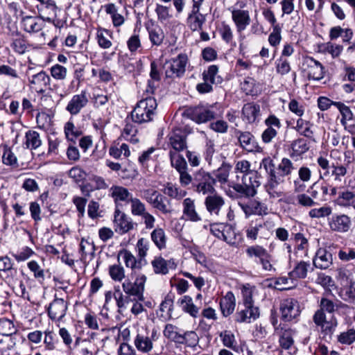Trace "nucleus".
Listing matches in <instances>:
<instances>
[{
  "mask_svg": "<svg viewBox=\"0 0 355 355\" xmlns=\"http://www.w3.org/2000/svg\"><path fill=\"white\" fill-rule=\"evenodd\" d=\"M242 294L245 309L237 313L236 320L239 322H250V319L256 320L259 318V309L253 305L252 292L249 284L243 286Z\"/></svg>",
  "mask_w": 355,
  "mask_h": 355,
  "instance_id": "obj_1",
  "label": "nucleus"
},
{
  "mask_svg": "<svg viewBox=\"0 0 355 355\" xmlns=\"http://www.w3.org/2000/svg\"><path fill=\"white\" fill-rule=\"evenodd\" d=\"M216 180L210 173L203 170H200L193 174V187L195 191L205 195L216 193L214 185Z\"/></svg>",
  "mask_w": 355,
  "mask_h": 355,
  "instance_id": "obj_2",
  "label": "nucleus"
},
{
  "mask_svg": "<svg viewBox=\"0 0 355 355\" xmlns=\"http://www.w3.org/2000/svg\"><path fill=\"white\" fill-rule=\"evenodd\" d=\"M214 105H202L189 107L186 110L187 116L197 123H207L214 119L217 113Z\"/></svg>",
  "mask_w": 355,
  "mask_h": 355,
  "instance_id": "obj_3",
  "label": "nucleus"
},
{
  "mask_svg": "<svg viewBox=\"0 0 355 355\" xmlns=\"http://www.w3.org/2000/svg\"><path fill=\"white\" fill-rule=\"evenodd\" d=\"M187 62V56L185 54L178 55L172 62H166L163 65L165 78L173 80L182 77L185 73Z\"/></svg>",
  "mask_w": 355,
  "mask_h": 355,
  "instance_id": "obj_4",
  "label": "nucleus"
},
{
  "mask_svg": "<svg viewBox=\"0 0 355 355\" xmlns=\"http://www.w3.org/2000/svg\"><path fill=\"white\" fill-rule=\"evenodd\" d=\"M155 105V100L152 98H147L139 101L136 106H135V123H141L149 121Z\"/></svg>",
  "mask_w": 355,
  "mask_h": 355,
  "instance_id": "obj_5",
  "label": "nucleus"
},
{
  "mask_svg": "<svg viewBox=\"0 0 355 355\" xmlns=\"http://www.w3.org/2000/svg\"><path fill=\"white\" fill-rule=\"evenodd\" d=\"M67 309L68 303L55 295L54 300L47 308L48 315L52 320L60 321L65 316Z\"/></svg>",
  "mask_w": 355,
  "mask_h": 355,
  "instance_id": "obj_6",
  "label": "nucleus"
},
{
  "mask_svg": "<svg viewBox=\"0 0 355 355\" xmlns=\"http://www.w3.org/2000/svg\"><path fill=\"white\" fill-rule=\"evenodd\" d=\"M46 20L38 16H24L21 19V28L26 33L33 34L41 31L45 26Z\"/></svg>",
  "mask_w": 355,
  "mask_h": 355,
  "instance_id": "obj_7",
  "label": "nucleus"
},
{
  "mask_svg": "<svg viewBox=\"0 0 355 355\" xmlns=\"http://www.w3.org/2000/svg\"><path fill=\"white\" fill-rule=\"evenodd\" d=\"M261 167H263L269 176L268 183L266 185V190L275 189L282 182L280 178L276 175V166L270 157H266L262 159Z\"/></svg>",
  "mask_w": 355,
  "mask_h": 355,
  "instance_id": "obj_8",
  "label": "nucleus"
},
{
  "mask_svg": "<svg viewBox=\"0 0 355 355\" xmlns=\"http://www.w3.org/2000/svg\"><path fill=\"white\" fill-rule=\"evenodd\" d=\"M88 102L86 91H81L80 94L72 96L66 107V110L71 115H77L87 105Z\"/></svg>",
  "mask_w": 355,
  "mask_h": 355,
  "instance_id": "obj_9",
  "label": "nucleus"
},
{
  "mask_svg": "<svg viewBox=\"0 0 355 355\" xmlns=\"http://www.w3.org/2000/svg\"><path fill=\"white\" fill-rule=\"evenodd\" d=\"M282 318L284 321H291L300 315L297 302L292 298L283 300L280 304Z\"/></svg>",
  "mask_w": 355,
  "mask_h": 355,
  "instance_id": "obj_10",
  "label": "nucleus"
},
{
  "mask_svg": "<svg viewBox=\"0 0 355 355\" xmlns=\"http://www.w3.org/2000/svg\"><path fill=\"white\" fill-rule=\"evenodd\" d=\"M338 309L334 302L326 297H322L320 303V309L313 315V321L315 324H321L324 321L325 312L333 314Z\"/></svg>",
  "mask_w": 355,
  "mask_h": 355,
  "instance_id": "obj_11",
  "label": "nucleus"
},
{
  "mask_svg": "<svg viewBox=\"0 0 355 355\" xmlns=\"http://www.w3.org/2000/svg\"><path fill=\"white\" fill-rule=\"evenodd\" d=\"M302 64L309 69V79L319 80L324 77V67L318 60L311 57H306L304 58Z\"/></svg>",
  "mask_w": 355,
  "mask_h": 355,
  "instance_id": "obj_12",
  "label": "nucleus"
},
{
  "mask_svg": "<svg viewBox=\"0 0 355 355\" xmlns=\"http://www.w3.org/2000/svg\"><path fill=\"white\" fill-rule=\"evenodd\" d=\"M149 202L153 207L162 211L163 214H171L173 211L171 206V201L158 191H154L149 198Z\"/></svg>",
  "mask_w": 355,
  "mask_h": 355,
  "instance_id": "obj_13",
  "label": "nucleus"
},
{
  "mask_svg": "<svg viewBox=\"0 0 355 355\" xmlns=\"http://www.w3.org/2000/svg\"><path fill=\"white\" fill-rule=\"evenodd\" d=\"M240 146L243 149L248 151L253 152L258 150L259 146L256 142L254 136L250 132H242L241 130H236L235 132Z\"/></svg>",
  "mask_w": 355,
  "mask_h": 355,
  "instance_id": "obj_14",
  "label": "nucleus"
},
{
  "mask_svg": "<svg viewBox=\"0 0 355 355\" xmlns=\"http://www.w3.org/2000/svg\"><path fill=\"white\" fill-rule=\"evenodd\" d=\"M351 225L350 218L345 215H334L329 220L330 228L336 232H347Z\"/></svg>",
  "mask_w": 355,
  "mask_h": 355,
  "instance_id": "obj_15",
  "label": "nucleus"
},
{
  "mask_svg": "<svg viewBox=\"0 0 355 355\" xmlns=\"http://www.w3.org/2000/svg\"><path fill=\"white\" fill-rule=\"evenodd\" d=\"M132 227V223L128 220L126 215L119 209H116L114 219L115 232L119 234H123L128 232Z\"/></svg>",
  "mask_w": 355,
  "mask_h": 355,
  "instance_id": "obj_16",
  "label": "nucleus"
},
{
  "mask_svg": "<svg viewBox=\"0 0 355 355\" xmlns=\"http://www.w3.org/2000/svg\"><path fill=\"white\" fill-rule=\"evenodd\" d=\"M205 21V15L200 12V9H198V6H193L191 12L187 18V24L190 29L193 31H201Z\"/></svg>",
  "mask_w": 355,
  "mask_h": 355,
  "instance_id": "obj_17",
  "label": "nucleus"
},
{
  "mask_svg": "<svg viewBox=\"0 0 355 355\" xmlns=\"http://www.w3.org/2000/svg\"><path fill=\"white\" fill-rule=\"evenodd\" d=\"M332 254L324 248L317 250L313 263L315 267L322 270L327 269L332 265Z\"/></svg>",
  "mask_w": 355,
  "mask_h": 355,
  "instance_id": "obj_18",
  "label": "nucleus"
},
{
  "mask_svg": "<svg viewBox=\"0 0 355 355\" xmlns=\"http://www.w3.org/2000/svg\"><path fill=\"white\" fill-rule=\"evenodd\" d=\"M10 46L16 53L22 55L29 51L31 45L24 35L17 31L15 37L12 39Z\"/></svg>",
  "mask_w": 355,
  "mask_h": 355,
  "instance_id": "obj_19",
  "label": "nucleus"
},
{
  "mask_svg": "<svg viewBox=\"0 0 355 355\" xmlns=\"http://www.w3.org/2000/svg\"><path fill=\"white\" fill-rule=\"evenodd\" d=\"M79 253L81 254L80 261L86 266L95 255V247L87 240L82 239L80 243Z\"/></svg>",
  "mask_w": 355,
  "mask_h": 355,
  "instance_id": "obj_20",
  "label": "nucleus"
},
{
  "mask_svg": "<svg viewBox=\"0 0 355 355\" xmlns=\"http://www.w3.org/2000/svg\"><path fill=\"white\" fill-rule=\"evenodd\" d=\"M239 205L247 217L252 214L261 216L268 214L267 207L256 200L250 201L248 204H239Z\"/></svg>",
  "mask_w": 355,
  "mask_h": 355,
  "instance_id": "obj_21",
  "label": "nucleus"
},
{
  "mask_svg": "<svg viewBox=\"0 0 355 355\" xmlns=\"http://www.w3.org/2000/svg\"><path fill=\"white\" fill-rule=\"evenodd\" d=\"M236 300L232 292L229 291L225 296L220 300V307L221 312L225 317L231 315L235 309Z\"/></svg>",
  "mask_w": 355,
  "mask_h": 355,
  "instance_id": "obj_22",
  "label": "nucleus"
},
{
  "mask_svg": "<svg viewBox=\"0 0 355 355\" xmlns=\"http://www.w3.org/2000/svg\"><path fill=\"white\" fill-rule=\"evenodd\" d=\"M225 202L223 198L216 194L208 196L205 198V204L207 211L216 215L218 214L220 209L223 206Z\"/></svg>",
  "mask_w": 355,
  "mask_h": 355,
  "instance_id": "obj_23",
  "label": "nucleus"
},
{
  "mask_svg": "<svg viewBox=\"0 0 355 355\" xmlns=\"http://www.w3.org/2000/svg\"><path fill=\"white\" fill-rule=\"evenodd\" d=\"M128 47L130 55H129L128 53H121L119 58V64L125 71L128 73H131L133 71V62L132 58H131L133 52V35H132L128 41Z\"/></svg>",
  "mask_w": 355,
  "mask_h": 355,
  "instance_id": "obj_24",
  "label": "nucleus"
},
{
  "mask_svg": "<svg viewBox=\"0 0 355 355\" xmlns=\"http://www.w3.org/2000/svg\"><path fill=\"white\" fill-rule=\"evenodd\" d=\"M132 295L126 294L125 293L122 292L120 289L115 290L114 297L116 301L119 313L123 314L126 311L130 303L132 302Z\"/></svg>",
  "mask_w": 355,
  "mask_h": 355,
  "instance_id": "obj_25",
  "label": "nucleus"
},
{
  "mask_svg": "<svg viewBox=\"0 0 355 355\" xmlns=\"http://www.w3.org/2000/svg\"><path fill=\"white\" fill-rule=\"evenodd\" d=\"M260 114V106L254 103L244 105L242 109L243 118L250 123L255 122Z\"/></svg>",
  "mask_w": 355,
  "mask_h": 355,
  "instance_id": "obj_26",
  "label": "nucleus"
},
{
  "mask_svg": "<svg viewBox=\"0 0 355 355\" xmlns=\"http://www.w3.org/2000/svg\"><path fill=\"white\" fill-rule=\"evenodd\" d=\"M232 19L235 22L239 32L243 31L250 21L248 11L243 10H234Z\"/></svg>",
  "mask_w": 355,
  "mask_h": 355,
  "instance_id": "obj_27",
  "label": "nucleus"
},
{
  "mask_svg": "<svg viewBox=\"0 0 355 355\" xmlns=\"http://www.w3.org/2000/svg\"><path fill=\"white\" fill-rule=\"evenodd\" d=\"M135 215L141 216L147 228H152L155 218L149 213L146 211L145 206L139 200L135 198Z\"/></svg>",
  "mask_w": 355,
  "mask_h": 355,
  "instance_id": "obj_28",
  "label": "nucleus"
},
{
  "mask_svg": "<svg viewBox=\"0 0 355 355\" xmlns=\"http://www.w3.org/2000/svg\"><path fill=\"white\" fill-rule=\"evenodd\" d=\"M137 248H138L139 259L138 261H137L135 259V268H141V266L146 263L145 257L148 250V241L144 239H139L137 242Z\"/></svg>",
  "mask_w": 355,
  "mask_h": 355,
  "instance_id": "obj_29",
  "label": "nucleus"
},
{
  "mask_svg": "<svg viewBox=\"0 0 355 355\" xmlns=\"http://www.w3.org/2000/svg\"><path fill=\"white\" fill-rule=\"evenodd\" d=\"M310 266V263L305 261L298 262L293 270L288 273L289 277L291 279H304L306 277L308 268Z\"/></svg>",
  "mask_w": 355,
  "mask_h": 355,
  "instance_id": "obj_30",
  "label": "nucleus"
},
{
  "mask_svg": "<svg viewBox=\"0 0 355 355\" xmlns=\"http://www.w3.org/2000/svg\"><path fill=\"white\" fill-rule=\"evenodd\" d=\"M178 303L180 304L183 311L189 313L192 317L198 316L199 309L193 304V300L190 296L184 295Z\"/></svg>",
  "mask_w": 355,
  "mask_h": 355,
  "instance_id": "obj_31",
  "label": "nucleus"
},
{
  "mask_svg": "<svg viewBox=\"0 0 355 355\" xmlns=\"http://www.w3.org/2000/svg\"><path fill=\"white\" fill-rule=\"evenodd\" d=\"M26 148L36 149L42 144L40 134L35 130H28L25 135Z\"/></svg>",
  "mask_w": 355,
  "mask_h": 355,
  "instance_id": "obj_32",
  "label": "nucleus"
},
{
  "mask_svg": "<svg viewBox=\"0 0 355 355\" xmlns=\"http://www.w3.org/2000/svg\"><path fill=\"white\" fill-rule=\"evenodd\" d=\"M184 214L192 221H198L200 218L195 210L193 201L191 198H186L183 201Z\"/></svg>",
  "mask_w": 355,
  "mask_h": 355,
  "instance_id": "obj_33",
  "label": "nucleus"
},
{
  "mask_svg": "<svg viewBox=\"0 0 355 355\" xmlns=\"http://www.w3.org/2000/svg\"><path fill=\"white\" fill-rule=\"evenodd\" d=\"M294 169L293 163L288 158H283L282 162L276 166V175L279 178H283L291 173L292 170Z\"/></svg>",
  "mask_w": 355,
  "mask_h": 355,
  "instance_id": "obj_34",
  "label": "nucleus"
},
{
  "mask_svg": "<svg viewBox=\"0 0 355 355\" xmlns=\"http://www.w3.org/2000/svg\"><path fill=\"white\" fill-rule=\"evenodd\" d=\"M169 156L171 166L174 167L178 172L187 170V164L185 159L177 153L170 150Z\"/></svg>",
  "mask_w": 355,
  "mask_h": 355,
  "instance_id": "obj_35",
  "label": "nucleus"
},
{
  "mask_svg": "<svg viewBox=\"0 0 355 355\" xmlns=\"http://www.w3.org/2000/svg\"><path fill=\"white\" fill-rule=\"evenodd\" d=\"M28 81L31 85L46 87L50 85L51 78L46 72L41 71L40 72L32 76L31 78H28Z\"/></svg>",
  "mask_w": 355,
  "mask_h": 355,
  "instance_id": "obj_36",
  "label": "nucleus"
},
{
  "mask_svg": "<svg viewBox=\"0 0 355 355\" xmlns=\"http://www.w3.org/2000/svg\"><path fill=\"white\" fill-rule=\"evenodd\" d=\"M176 327L171 324H167L164 330V335L168 339L175 343L182 344L183 334L178 333L175 329Z\"/></svg>",
  "mask_w": 355,
  "mask_h": 355,
  "instance_id": "obj_37",
  "label": "nucleus"
},
{
  "mask_svg": "<svg viewBox=\"0 0 355 355\" xmlns=\"http://www.w3.org/2000/svg\"><path fill=\"white\" fill-rule=\"evenodd\" d=\"M291 148L293 155H301L309 150V143L306 139L300 138L292 142Z\"/></svg>",
  "mask_w": 355,
  "mask_h": 355,
  "instance_id": "obj_38",
  "label": "nucleus"
},
{
  "mask_svg": "<svg viewBox=\"0 0 355 355\" xmlns=\"http://www.w3.org/2000/svg\"><path fill=\"white\" fill-rule=\"evenodd\" d=\"M218 68L216 65H211L208 67L207 71L202 73L203 80L209 81L211 84H217L220 83L221 78L219 76L216 77Z\"/></svg>",
  "mask_w": 355,
  "mask_h": 355,
  "instance_id": "obj_39",
  "label": "nucleus"
},
{
  "mask_svg": "<svg viewBox=\"0 0 355 355\" xmlns=\"http://www.w3.org/2000/svg\"><path fill=\"white\" fill-rule=\"evenodd\" d=\"M151 239L156 246L159 249H163L166 246V236L164 230L162 228H157L151 233Z\"/></svg>",
  "mask_w": 355,
  "mask_h": 355,
  "instance_id": "obj_40",
  "label": "nucleus"
},
{
  "mask_svg": "<svg viewBox=\"0 0 355 355\" xmlns=\"http://www.w3.org/2000/svg\"><path fill=\"white\" fill-rule=\"evenodd\" d=\"M16 332L13 322L6 318L0 319V334L6 336H12Z\"/></svg>",
  "mask_w": 355,
  "mask_h": 355,
  "instance_id": "obj_41",
  "label": "nucleus"
},
{
  "mask_svg": "<svg viewBox=\"0 0 355 355\" xmlns=\"http://www.w3.org/2000/svg\"><path fill=\"white\" fill-rule=\"evenodd\" d=\"M109 36L110 33L108 31L101 28L97 30L96 38L101 48L108 49L111 46L112 42L108 38Z\"/></svg>",
  "mask_w": 355,
  "mask_h": 355,
  "instance_id": "obj_42",
  "label": "nucleus"
},
{
  "mask_svg": "<svg viewBox=\"0 0 355 355\" xmlns=\"http://www.w3.org/2000/svg\"><path fill=\"white\" fill-rule=\"evenodd\" d=\"M135 345L142 352H148L152 349L153 343L148 336L137 335Z\"/></svg>",
  "mask_w": 355,
  "mask_h": 355,
  "instance_id": "obj_43",
  "label": "nucleus"
},
{
  "mask_svg": "<svg viewBox=\"0 0 355 355\" xmlns=\"http://www.w3.org/2000/svg\"><path fill=\"white\" fill-rule=\"evenodd\" d=\"M170 144L175 151H181L187 148L186 137L175 135L170 137Z\"/></svg>",
  "mask_w": 355,
  "mask_h": 355,
  "instance_id": "obj_44",
  "label": "nucleus"
},
{
  "mask_svg": "<svg viewBox=\"0 0 355 355\" xmlns=\"http://www.w3.org/2000/svg\"><path fill=\"white\" fill-rule=\"evenodd\" d=\"M233 189L239 193L241 196H244L246 198L253 197L256 195L257 191L252 188H249L248 184L245 183L244 184H234L232 186Z\"/></svg>",
  "mask_w": 355,
  "mask_h": 355,
  "instance_id": "obj_45",
  "label": "nucleus"
},
{
  "mask_svg": "<svg viewBox=\"0 0 355 355\" xmlns=\"http://www.w3.org/2000/svg\"><path fill=\"white\" fill-rule=\"evenodd\" d=\"M58 342L57 335L52 331H44V343L46 349L53 350Z\"/></svg>",
  "mask_w": 355,
  "mask_h": 355,
  "instance_id": "obj_46",
  "label": "nucleus"
},
{
  "mask_svg": "<svg viewBox=\"0 0 355 355\" xmlns=\"http://www.w3.org/2000/svg\"><path fill=\"white\" fill-rule=\"evenodd\" d=\"M245 252L249 257H254L258 259L259 261L268 253V251L265 248L257 245L248 247Z\"/></svg>",
  "mask_w": 355,
  "mask_h": 355,
  "instance_id": "obj_47",
  "label": "nucleus"
},
{
  "mask_svg": "<svg viewBox=\"0 0 355 355\" xmlns=\"http://www.w3.org/2000/svg\"><path fill=\"white\" fill-rule=\"evenodd\" d=\"M146 280L145 275H141L137 277L135 281V297H137L138 300L143 301V292L144 291V284Z\"/></svg>",
  "mask_w": 355,
  "mask_h": 355,
  "instance_id": "obj_48",
  "label": "nucleus"
},
{
  "mask_svg": "<svg viewBox=\"0 0 355 355\" xmlns=\"http://www.w3.org/2000/svg\"><path fill=\"white\" fill-rule=\"evenodd\" d=\"M152 265L154 271L157 274L166 275L168 273V270L167 267V261L161 257H156L153 261Z\"/></svg>",
  "mask_w": 355,
  "mask_h": 355,
  "instance_id": "obj_49",
  "label": "nucleus"
},
{
  "mask_svg": "<svg viewBox=\"0 0 355 355\" xmlns=\"http://www.w3.org/2000/svg\"><path fill=\"white\" fill-rule=\"evenodd\" d=\"M0 271L8 272L12 276L17 274V269L13 268V262L8 256L0 257Z\"/></svg>",
  "mask_w": 355,
  "mask_h": 355,
  "instance_id": "obj_50",
  "label": "nucleus"
},
{
  "mask_svg": "<svg viewBox=\"0 0 355 355\" xmlns=\"http://www.w3.org/2000/svg\"><path fill=\"white\" fill-rule=\"evenodd\" d=\"M110 191L111 196L116 202L125 200L130 194L128 189L122 187H112Z\"/></svg>",
  "mask_w": 355,
  "mask_h": 355,
  "instance_id": "obj_51",
  "label": "nucleus"
},
{
  "mask_svg": "<svg viewBox=\"0 0 355 355\" xmlns=\"http://www.w3.org/2000/svg\"><path fill=\"white\" fill-rule=\"evenodd\" d=\"M199 342V338L195 331H186L183 334L182 344L187 345L189 347H194Z\"/></svg>",
  "mask_w": 355,
  "mask_h": 355,
  "instance_id": "obj_52",
  "label": "nucleus"
},
{
  "mask_svg": "<svg viewBox=\"0 0 355 355\" xmlns=\"http://www.w3.org/2000/svg\"><path fill=\"white\" fill-rule=\"evenodd\" d=\"M309 125V121H306L302 119H299L297 121L295 129L297 130V131L300 132V135L308 138H311L313 135V131L311 130Z\"/></svg>",
  "mask_w": 355,
  "mask_h": 355,
  "instance_id": "obj_53",
  "label": "nucleus"
},
{
  "mask_svg": "<svg viewBox=\"0 0 355 355\" xmlns=\"http://www.w3.org/2000/svg\"><path fill=\"white\" fill-rule=\"evenodd\" d=\"M109 274L114 281H121L125 277L124 269L120 264H114L109 267Z\"/></svg>",
  "mask_w": 355,
  "mask_h": 355,
  "instance_id": "obj_54",
  "label": "nucleus"
},
{
  "mask_svg": "<svg viewBox=\"0 0 355 355\" xmlns=\"http://www.w3.org/2000/svg\"><path fill=\"white\" fill-rule=\"evenodd\" d=\"M334 105L338 109L342 115L341 123L343 124L345 123L346 120L349 121L353 119V114L348 106L341 102L335 103Z\"/></svg>",
  "mask_w": 355,
  "mask_h": 355,
  "instance_id": "obj_55",
  "label": "nucleus"
},
{
  "mask_svg": "<svg viewBox=\"0 0 355 355\" xmlns=\"http://www.w3.org/2000/svg\"><path fill=\"white\" fill-rule=\"evenodd\" d=\"M149 37L151 42L155 45L162 44L164 35L162 29L159 27L154 28L148 31Z\"/></svg>",
  "mask_w": 355,
  "mask_h": 355,
  "instance_id": "obj_56",
  "label": "nucleus"
},
{
  "mask_svg": "<svg viewBox=\"0 0 355 355\" xmlns=\"http://www.w3.org/2000/svg\"><path fill=\"white\" fill-rule=\"evenodd\" d=\"M338 322L337 320L335 317L332 316L331 319L327 321L326 318H324V321L322 322L321 324H317L318 326H320L322 331L325 334L331 335L334 331V329L337 326Z\"/></svg>",
  "mask_w": 355,
  "mask_h": 355,
  "instance_id": "obj_57",
  "label": "nucleus"
},
{
  "mask_svg": "<svg viewBox=\"0 0 355 355\" xmlns=\"http://www.w3.org/2000/svg\"><path fill=\"white\" fill-rule=\"evenodd\" d=\"M51 74L56 80H64L67 77V70L64 67L56 64L51 67Z\"/></svg>",
  "mask_w": 355,
  "mask_h": 355,
  "instance_id": "obj_58",
  "label": "nucleus"
},
{
  "mask_svg": "<svg viewBox=\"0 0 355 355\" xmlns=\"http://www.w3.org/2000/svg\"><path fill=\"white\" fill-rule=\"evenodd\" d=\"M118 261L121 259L124 261L126 267L133 269V255L130 251L126 249H122L119 252Z\"/></svg>",
  "mask_w": 355,
  "mask_h": 355,
  "instance_id": "obj_59",
  "label": "nucleus"
},
{
  "mask_svg": "<svg viewBox=\"0 0 355 355\" xmlns=\"http://www.w3.org/2000/svg\"><path fill=\"white\" fill-rule=\"evenodd\" d=\"M231 165L227 163H223L221 166L217 170L216 178L221 183H225L227 181Z\"/></svg>",
  "mask_w": 355,
  "mask_h": 355,
  "instance_id": "obj_60",
  "label": "nucleus"
},
{
  "mask_svg": "<svg viewBox=\"0 0 355 355\" xmlns=\"http://www.w3.org/2000/svg\"><path fill=\"white\" fill-rule=\"evenodd\" d=\"M355 200V194L352 191H343L339 193V204L344 207L352 205V202Z\"/></svg>",
  "mask_w": 355,
  "mask_h": 355,
  "instance_id": "obj_61",
  "label": "nucleus"
},
{
  "mask_svg": "<svg viewBox=\"0 0 355 355\" xmlns=\"http://www.w3.org/2000/svg\"><path fill=\"white\" fill-rule=\"evenodd\" d=\"M2 161L4 164L8 166H17V159L10 148L4 150Z\"/></svg>",
  "mask_w": 355,
  "mask_h": 355,
  "instance_id": "obj_62",
  "label": "nucleus"
},
{
  "mask_svg": "<svg viewBox=\"0 0 355 355\" xmlns=\"http://www.w3.org/2000/svg\"><path fill=\"white\" fill-rule=\"evenodd\" d=\"M224 227H225V224L224 223H213L210 225V231L218 239L227 240L226 236L223 234Z\"/></svg>",
  "mask_w": 355,
  "mask_h": 355,
  "instance_id": "obj_63",
  "label": "nucleus"
},
{
  "mask_svg": "<svg viewBox=\"0 0 355 355\" xmlns=\"http://www.w3.org/2000/svg\"><path fill=\"white\" fill-rule=\"evenodd\" d=\"M338 341L342 344L350 345L355 341V330L350 329L338 336Z\"/></svg>",
  "mask_w": 355,
  "mask_h": 355,
  "instance_id": "obj_64",
  "label": "nucleus"
}]
</instances>
